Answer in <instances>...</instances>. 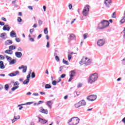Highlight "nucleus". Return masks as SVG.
Here are the masks:
<instances>
[{
    "label": "nucleus",
    "instance_id": "47",
    "mask_svg": "<svg viewBox=\"0 0 125 125\" xmlns=\"http://www.w3.org/2000/svg\"><path fill=\"white\" fill-rule=\"evenodd\" d=\"M68 59L70 61V60H71V59H72V55H68Z\"/></svg>",
    "mask_w": 125,
    "mask_h": 125
},
{
    "label": "nucleus",
    "instance_id": "57",
    "mask_svg": "<svg viewBox=\"0 0 125 125\" xmlns=\"http://www.w3.org/2000/svg\"><path fill=\"white\" fill-rule=\"evenodd\" d=\"M0 26H4V22L2 21H0Z\"/></svg>",
    "mask_w": 125,
    "mask_h": 125
},
{
    "label": "nucleus",
    "instance_id": "15",
    "mask_svg": "<svg viewBox=\"0 0 125 125\" xmlns=\"http://www.w3.org/2000/svg\"><path fill=\"white\" fill-rule=\"evenodd\" d=\"M52 104H53V102H52L51 101H49L46 103V105L48 106L49 109H51V108H52V106H51Z\"/></svg>",
    "mask_w": 125,
    "mask_h": 125
},
{
    "label": "nucleus",
    "instance_id": "55",
    "mask_svg": "<svg viewBox=\"0 0 125 125\" xmlns=\"http://www.w3.org/2000/svg\"><path fill=\"white\" fill-rule=\"evenodd\" d=\"M68 7H69V9H72V8L73 7V5L70 4L68 5Z\"/></svg>",
    "mask_w": 125,
    "mask_h": 125
},
{
    "label": "nucleus",
    "instance_id": "28",
    "mask_svg": "<svg viewBox=\"0 0 125 125\" xmlns=\"http://www.w3.org/2000/svg\"><path fill=\"white\" fill-rule=\"evenodd\" d=\"M5 90H8V89L9 88V85H8V84H6L4 86Z\"/></svg>",
    "mask_w": 125,
    "mask_h": 125
},
{
    "label": "nucleus",
    "instance_id": "50",
    "mask_svg": "<svg viewBox=\"0 0 125 125\" xmlns=\"http://www.w3.org/2000/svg\"><path fill=\"white\" fill-rule=\"evenodd\" d=\"M29 41L32 42H35V39H34V38H30Z\"/></svg>",
    "mask_w": 125,
    "mask_h": 125
},
{
    "label": "nucleus",
    "instance_id": "4",
    "mask_svg": "<svg viewBox=\"0 0 125 125\" xmlns=\"http://www.w3.org/2000/svg\"><path fill=\"white\" fill-rule=\"evenodd\" d=\"M70 74V78L68 80V82H72V80L73 79H74V77H75L76 76V70H71V71L69 72Z\"/></svg>",
    "mask_w": 125,
    "mask_h": 125
},
{
    "label": "nucleus",
    "instance_id": "29",
    "mask_svg": "<svg viewBox=\"0 0 125 125\" xmlns=\"http://www.w3.org/2000/svg\"><path fill=\"white\" fill-rule=\"evenodd\" d=\"M6 58L8 61L9 60L10 61H11V60H12V58L11 57H9L8 56H6Z\"/></svg>",
    "mask_w": 125,
    "mask_h": 125
},
{
    "label": "nucleus",
    "instance_id": "32",
    "mask_svg": "<svg viewBox=\"0 0 125 125\" xmlns=\"http://www.w3.org/2000/svg\"><path fill=\"white\" fill-rule=\"evenodd\" d=\"M14 119H15L16 121H17V120H19V119H20V116L18 115L17 117L14 116Z\"/></svg>",
    "mask_w": 125,
    "mask_h": 125
},
{
    "label": "nucleus",
    "instance_id": "31",
    "mask_svg": "<svg viewBox=\"0 0 125 125\" xmlns=\"http://www.w3.org/2000/svg\"><path fill=\"white\" fill-rule=\"evenodd\" d=\"M75 108H80V107H81V105H80V104H79V103H78L75 104Z\"/></svg>",
    "mask_w": 125,
    "mask_h": 125
},
{
    "label": "nucleus",
    "instance_id": "41",
    "mask_svg": "<svg viewBox=\"0 0 125 125\" xmlns=\"http://www.w3.org/2000/svg\"><path fill=\"white\" fill-rule=\"evenodd\" d=\"M116 12H113V13L112 15V18H116Z\"/></svg>",
    "mask_w": 125,
    "mask_h": 125
},
{
    "label": "nucleus",
    "instance_id": "14",
    "mask_svg": "<svg viewBox=\"0 0 125 125\" xmlns=\"http://www.w3.org/2000/svg\"><path fill=\"white\" fill-rule=\"evenodd\" d=\"M3 30L4 31H7V32H9V31L10 30V27L9 26V25L6 24L4 25L3 27Z\"/></svg>",
    "mask_w": 125,
    "mask_h": 125
},
{
    "label": "nucleus",
    "instance_id": "20",
    "mask_svg": "<svg viewBox=\"0 0 125 125\" xmlns=\"http://www.w3.org/2000/svg\"><path fill=\"white\" fill-rule=\"evenodd\" d=\"M5 44L7 45H9L10 44H12V41L10 40H7L5 42Z\"/></svg>",
    "mask_w": 125,
    "mask_h": 125
},
{
    "label": "nucleus",
    "instance_id": "51",
    "mask_svg": "<svg viewBox=\"0 0 125 125\" xmlns=\"http://www.w3.org/2000/svg\"><path fill=\"white\" fill-rule=\"evenodd\" d=\"M122 63L123 65H125V58L122 60Z\"/></svg>",
    "mask_w": 125,
    "mask_h": 125
},
{
    "label": "nucleus",
    "instance_id": "17",
    "mask_svg": "<svg viewBox=\"0 0 125 125\" xmlns=\"http://www.w3.org/2000/svg\"><path fill=\"white\" fill-rule=\"evenodd\" d=\"M15 55L17 58H21L22 57V53L21 52H16Z\"/></svg>",
    "mask_w": 125,
    "mask_h": 125
},
{
    "label": "nucleus",
    "instance_id": "2",
    "mask_svg": "<svg viewBox=\"0 0 125 125\" xmlns=\"http://www.w3.org/2000/svg\"><path fill=\"white\" fill-rule=\"evenodd\" d=\"M98 79V74L97 73H93L89 75L88 83L92 84L96 82Z\"/></svg>",
    "mask_w": 125,
    "mask_h": 125
},
{
    "label": "nucleus",
    "instance_id": "21",
    "mask_svg": "<svg viewBox=\"0 0 125 125\" xmlns=\"http://www.w3.org/2000/svg\"><path fill=\"white\" fill-rule=\"evenodd\" d=\"M17 61L15 59H13L11 61H10L9 64L10 65H13L14 64H15Z\"/></svg>",
    "mask_w": 125,
    "mask_h": 125
},
{
    "label": "nucleus",
    "instance_id": "25",
    "mask_svg": "<svg viewBox=\"0 0 125 125\" xmlns=\"http://www.w3.org/2000/svg\"><path fill=\"white\" fill-rule=\"evenodd\" d=\"M29 82H30V80L26 79L23 81V84H28Z\"/></svg>",
    "mask_w": 125,
    "mask_h": 125
},
{
    "label": "nucleus",
    "instance_id": "46",
    "mask_svg": "<svg viewBox=\"0 0 125 125\" xmlns=\"http://www.w3.org/2000/svg\"><path fill=\"white\" fill-rule=\"evenodd\" d=\"M18 51H23V50L22 49L21 47H18L17 49Z\"/></svg>",
    "mask_w": 125,
    "mask_h": 125
},
{
    "label": "nucleus",
    "instance_id": "8",
    "mask_svg": "<svg viewBox=\"0 0 125 125\" xmlns=\"http://www.w3.org/2000/svg\"><path fill=\"white\" fill-rule=\"evenodd\" d=\"M111 3H112V0H104V4L107 8H109L111 6Z\"/></svg>",
    "mask_w": 125,
    "mask_h": 125
},
{
    "label": "nucleus",
    "instance_id": "53",
    "mask_svg": "<svg viewBox=\"0 0 125 125\" xmlns=\"http://www.w3.org/2000/svg\"><path fill=\"white\" fill-rule=\"evenodd\" d=\"M30 78H31V75L28 74L26 77V80H30Z\"/></svg>",
    "mask_w": 125,
    "mask_h": 125
},
{
    "label": "nucleus",
    "instance_id": "54",
    "mask_svg": "<svg viewBox=\"0 0 125 125\" xmlns=\"http://www.w3.org/2000/svg\"><path fill=\"white\" fill-rule=\"evenodd\" d=\"M1 20L2 21H4L5 22H6V21H7L6 19L4 17H2L1 18Z\"/></svg>",
    "mask_w": 125,
    "mask_h": 125
},
{
    "label": "nucleus",
    "instance_id": "22",
    "mask_svg": "<svg viewBox=\"0 0 125 125\" xmlns=\"http://www.w3.org/2000/svg\"><path fill=\"white\" fill-rule=\"evenodd\" d=\"M10 36L11 37V38H16V33H15V32H11L10 33Z\"/></svg>",
    "mask_w": 125,
    "mask_h": 125
},
{
    "label": "nucleus",
    "instance_id": "3",
    "mask_svg": "<svg viewBox=\"0 0 125 125\" xmlns=\"http://www.w3.org/2000/svg\"><path fill=\"white\" fill-rule=\"evenodd\" d=\"M88 11H89V6L86 5L83 11V16H87L88 15Z\"/></svg>",
    "mask_w": 125,
    "mask_h": 125
},
{
    "label": "nucleus",
    "instance_id": "39",
    "mask_svg": "<svg viewBox=\"0 0 125 125\" xmlns=\"http://www.w3.org/2000/svg\"><path fill=\"white\" fill-rule=\"evenodd\" d=\"M34 103V102H29L26 103V105H31V104H33Z\"/></svg>",
    "mask_w": 125,
    "mask_h": 125
},
{
    "label": "nucleus",
    "instance_id": "1",
    "mask_svg": "<svg viewBox=\"0 0 125 125\" xmlns=\"http://www.w3.org/2000/svg\"><path fill=\"white\" fill-rule=\"evenodd\" d=\"M110 25V22L108 21L103 20L98 24L97 28L99 30L106 29Z\"/></svg>",
    "mask_w": 125,
    "mask_h": 125
},
{
    "label": "nucleus",
    "instance_id": "35",
    "mask_svg": "<svg viewBox=\"0 0 125 125\" xmlns=\"http://www.w3.org/2000/svg\"><path fill=\"white\" fill-rule=\"evenodd\" d=\"M55 59L57 61V62H59V61H60V59H59V57H58V56H55Z\"/></svg>",
    "mask_w": 125,
    "mask_h": 125
},
{
    "label": "nucleus",
    "instance_id": "62",
    "mask_svg": "<svg viewBox=\"0 0 125 125\" xmlns=\"http://www.w3.org/2000/svg\"><path fill=\"white\" fill-rule=\"evenodd\" d=\"M16 88H15V86H14V87H13L11 88L12 91H14V90H16Z\"/></svg>",
    "mask_w": 125,
    "mask_h": 125
},
{
    "label": "nucleus",
    "instance_id": "16",
    "mask_svg": "<svg viewBox=\"0 0 125 125\" xmlns=\"http://www.w3.org/2000/svg\"><path fill=\"white\" fill-rule=\"evenodd\" d=\"M0 38L2 39L3 40H6L7 38V36L6 35V33H2L0 35Z\"/></svg>",
    "mask_w": 125,
    "mask_h": 125
},
{
    "label": "nucleus",
    "instance_id": "33",
    "mask_svg": "<svg viewBox=\"0 0 125 125\" xmlns=\"http://www.w3.org/2000/svg\"><path fill=\"white\" fill-rule=\"evenodd\" d=\"M27 66H25V68L22 70V73H26V72H27Z\"/></svg>",
    "mask_w": 125,
    "mask_h": 125
},
{
    "label": "nucleus",
    "instance_id": "40",
    "mask_svg": "<svg viewBox=\"0 0 125 125\" xmlns=\"http://www.w3.org/2000/svg\"><path fill=\"white\" fill-rule=\"evenodd\" d=\"M82 86H83V83H79L78 84L77 87H78V88H79V87H82Z\"/></svg>",
    "mask_w": 125,
    "mask_h": 125
},
{
    "label": "nucleus",
    "instance_id": "30",
    "mask_svg": "<svg viewBox=\"0 0 125 125\" xmlns=\"http://www.w3.org/2000/svg\"><path fill=\"white\" fill-rule=\"evenodd\" d=\"M31 78H32V79L36 78V74L34 72H33L31 74Z\"/></svg>",
    "mask_w": 125,
    "mask_h": 125
},
{
    "label": "nucleus",
    "instance_id": "37",
    "mask_svg": "<svg viewBox=\"0 0 125 125\" xmlns=\"http://www.w3.org/2000/svg\"><path fill=\"white\" fill-rule=\"evenodd\" d=\"M88 35V34L87 33L83 34V37L84 40H85V39H86V38H87Z\"/></svg>",
    "mask_w": 125,
    "mask_h": 125
},
{
    "label": "nucleus",
    "instance_id": "63",
    "mask_svg": "<svg viewBox=\"0 0 125 125\" xmlns=\"http://www.w3.org/2000/svg\"><path fill=\"white\" fill-rule=\"evenodd\" d=\"M1 89H3V86L1 84H0V90H1Z\"/></svg>",
    "mask_w": 125,
    "mask_h": 125
},
{
    "label": "nucleus",
    "instance_id": "27",
    "mask_svg": "<svg viewBox=\"0 0 125 125\" xmlns=\"http://www.w3.org/2000/svg\"><path fill=\"white\" fill-rule=\"evenodd\" d=\"M75 35L74 34H72L69 36V39L70 40H74L75 39Z\"/></svg>",
    "mask_w": 125,
    "mask_h": 125
},
{
    "label": "nucleus",
    "instance_id": "43",
    "mask_svg": "<svg viewBox=\"0 0 125 125\" xmlns=\"http://www.w3.org/2000/svg\"><path fill=\"white\" fill-rule=\"evenodd\" d=\"M65 77H66V74H63L61 76L60 78H61L62 79H64Z\"/></svg>",
    "mask_w": 125,
    "mask_h": 125
},
{
    "label": "nucleus",
    "instance_id": "11",
    "mask_svg": "<svg viewBox=\"0 0 125 125\" xmlns=\"http://www.w3.org/2000/svg\"><path fill=\"white\" fill-rule=\"evenodd\" d=\"M84 64H85V66H88V65H90V64H91V60L87 58H85V62H84Z\"/></svg>",
    "mask_w": 125,
    "mask_h": 125
},
{
    "label": "nucleus",
    "instance_id": "24",
    "mask_svg": "<svg viewBox=\"0 0 125 125\" xmlns=\"http://www.w3.org/2000/svg\"><path fill=\"white\" fill-rule=\"evenodd\" d=\"M62 63L65 64V65H69V62H68V61L65 60L64 59L62 60Z\"/></svg>",
    "mask_w": 125,
    "mask_h": 125
},
{
    "label": "nucleus",
    "instance_id": "7",
    "mask_svg": "<svg viewBox=\"0 0 125 125\" xmlns=\"http://www.w3.org/2000/svg\"><path fill=\"white\" fill-rule=\"evenodd\" d=\"M105 41L104 39H100L97 41V45L98 46H103L105 44Z\"/></svg>",
    "mask_w": 125,
    "mask_h": 125
},
{
    "label": "nucleus",
    "instance_id": "56",
    "mask_svg": "<svg viewBox=\"0 0 125 125\" xmlns=\"http://www.w3.org/2000/svg\"><path fill=\"white\" fill-rule=\"evenodd\" d=\"M46 47L47 48H49V42H47V44H46Z\"/></svg>",
    "mask_w": 125,
    "mask_h": 125
},
{
    "label": "nucleus",
    "instance_id": "23",
    "mask_svg": "<svg viewBox=\"0 0 125 125\" xmlns=\"http://www.w3.org/2000/svg\"><path fill=\"white\" fill-rule=\"evenodd\" d=\"M9 49L10 50H13L14 49H16V46L14 45H11L9 46Z\"/></svg>",
    "mask_w": 125,
    "mask_h": 125
},
{
    "label": "nucleus",
    "instance_id": "12",
    "mask_svg": "<svg viewBox=\"0 0 125 125\" xmlns=\"http://www.w3.org/2000/svg\"><path fill=\"white\" fill-rule=\"evenodd\" d=\"M39 123H41V124L43 125H44V124H46V123H47V120L41 118V117H39Z\"/></svg>",
    "mask_w": 125,
    "mask_h": 125
},
{
    "label": "nucleus",
    "instance_id": "36",
    "mask_svg": "<svg viewBox=\"0 0 125 125\" xmlns=\"http://www.w3.org/2000/svg\"><path fill=\"white\" fill-rule=\"evenodd\" d=\"M17 21H18V22H19V23H21V22H22V19H21V18H20V17H18V18Z\"/></svg>",
    "mask_w": 125,
    "mask_h": 125
},
{
    "label": "nucleus",
    "instance_id": "61",
    "mask_svg": "<svg viewBox=\"0 0 125 125\" xmlns=\"http://www.w3.org/2000/svg\"><path fill=\"white\" fill-rule=\"evenodd\" d=\"M63 70V66H61L60 67V72H62V70Z\"/></svg>",
    "mask_w": 125,
    "mask_h": 125
},
{
    "label": "nucleus",
    "instance_id": "52",
    "mask_svg": "<svg viewBox=\"0 0 125 125\" xmlns=\"http://www.w3.org/2000/svg\"><path fill=\"white\" fill-rule=\"evenodd\" d=\"M16 42H20L21 40L19 38H16Z\"/></svg>",
    "mask_w": 125,
    "mask_h": 125
},
{
    "label": "nucleus",
    "instance_id": "45",
    "mask_svg": "<svg viewBox=\"0 0 125 125\" xmlns=\"http://www.w3.org/2000/svg\"><path fill=\"white\" fill-rule=\"evenodd\" d=\"M80 65H83V64H85L84 63H85V62H83V59H82V60L80 62Z\"/></svg>",
    "mask_w": 125,
    "mask_h": 125
},
{
    "label": "nucleus",
    "instance_id": "44",
    "mask_svg": "<svg viewBox=\"0 0 125 125\" xmlns=\"http://www.w3.org/2000/svg\"><path fill=\"white\" fill-rule=\"evenodd\" d=\"M74 120V117H72V118H71L68 122V124H70V123H71V122H73Z\"/></svg>",
    "mask_w": 125,
    "mask_h": 125
},
{
    "label": "nucleus",
    "instance_id": "5",
    "mask_svg": "<svg viewBox=\"0 0 125 125\" xmlns=\"http://www.w3.org/2000/svg\"><path fill=\"white\" fill-rule=\"evenodd\" d=\"M97 98V96L96 95H91L90 96H87V100L88 101H94L96 100Z\"/></svg>",
    "mask_w": 125,
    "mask_h": 125
},
{
    "label": "nucleus",
    "instance_id": "9",
    "mask_svg": "<svg viewBox=\"0 0 125 125\" xmlns=\"http://www.w3.org/2000/svg\"><path fill=\"white\" fill-rule=\"evenodd\" d=\"M39 112H40V113H42V114H45V115H47V114H48V111H47V109H44L43 107H40Z\"/></svg>",
    "mask_w": 125,
    "mask_h": 125
},
{
    "label": "nucleus",
    "instance_id": "34",
    "mask_svg": "<svg viewBox=\"0 0 125 125\" xmlns=\"http://www.w3.org/2000/svg\"><path fill=\"white\" fill-rule=\"evenodd\" d=\"M57 84V81H52V84H53V85H56Z\"/></svg>",
    "mask_w": 125,
    "mask_h": 125
},
{
    "label": "nucleus",
    "instance_id": "48",
    "mask_svg": "<svg viewBox=\"0 0 125 125\" xmlns=\"http://www.w3.org/2000/svg\"><path fill=\"white\" fill-rule=\"evenodd\" d=\"M20 83L18 82H16L14 84V86H15V85H19Z\"/></svg>",
    "mask_w": 125,
    "mask_h": 125
},
{
    "label": "nucleus",
    "instance_id": "60",
    "mask_svg": "<svg viewBox=\"0 0 125 125\" xmlns=\"http://www.w3.org/2000/svg\"><path fill=\"white\" fill-rule=\"evenodd\" d=\"M28 8H29V9H30V10H33V7L31 6H28Z\"/></svg>",
    "mask_w": 125,
    "mask_h": 125
},
{
    "label": "nucleus",
    "instance_id": "19",
    "mask_svg": "<svg viewBox=\"0 0 125 125\" xmlns=\"http://www.w3.org/2000/svg\"><path fill=\"white\" fill-rule=\"evenodd\" d=\"M4 68H5V66H4L3 62H2V61H0V69H3Z\"/></svg>",
    "mask_w": 125,
    "mask_h": 125
},
{
    "label": "nucleus",
    "instance_id": "18",
    "mask_svg": "<svg viewBox=\"0 0 125 125\" xmlns=\"http://www.w3.org/2000/svg\"><path fill=\"white\" fill-rule=\"evenodd\" d=\"M5 53H6L7 54H10V55H12L13 54V51L11 50H6L4 52Z\"/></svg>",
    "mask_w": 125,
    "mask_h": 125
},
{
    "label": "nucleus",
    "instance_id": "38",
    "mask_svg": "<svg viewBox=\"0 0 125 125\" xmlns=\"http://www.w3.org/2000/svg\"><path fill=\"white\" fill-rule=\"evenodd\" d=\"M121 36H123L124 39H125V32H122L121 34Z\"/></svg>",
    "mask_w": 125,
    "mask_h": 125
},
{
    "label": "nucleus",
    "instance_id": "42",
    "mask_svg": "<svg viewBox=\"0 0 125 125\" xmlns=\"http://www.w3.org/2000/svg\"><path fill=\"white\" fill-rule=\"evenodd\" d=\"M42 103H43V101H40L37 104V106H39V105L41 104H42Z\"/></svg>",
    "mask_w": 125,
    "mask_h": 125
},
{
    "label": "nucleus",
    "instance_id": "64",
    "mask_svg": "<svg viewBox=\"0 0 125 125\" xmlns=\"http://www.w3.org/2000/svg\"><path fill=\"white\" fill-rule=\"evenodd\" d=\"M122 122L124 123V124H125V117H124L122 120Z\"/></svg>",
    "mask_w": 125,
    "mask_h": 125
},
{
    "label": "nucleus",
    "instance_id": "59",
    "mask_svg": "<svg viewBox=\"0 0 125 125\" xmlns=\"http://www.w3.org/2000/svg\"><path fill=\"white\" fill-rule=\"evenodd\" d=\"M38 23L39 25H42V20H39Z\"/></svg>",
    "mask_w": 125,
    "mask_h": 125
},
{
    "label": "nucleus",
    "instance_id": "58",
    "mask_svg": "<svg viewBox=\"0 0 125 125\" xmlns=\"http://www.w3.org/2000/svg\"><path fill=\"white\" fill-rule=\"evenodd\" d=\"M43 9L44 12H45V11L46 10V6H45V5L43 6Z\"/></svg>",
    "mask_w": 125,
    "mask_h": 125
},
{
    "label": "nucleus",
    "instance_id": "26",
    "mask_svg": "<svg viewBox=\"0 0 125 125\" xmlns=\"http://www.w3.org/2000/svg\"><path fill=\"white\" fill-rule=\"evenodd\" d=\"M45 88H46V89L51 88V85L49 84H46L45 85Z\"/></svg>",
    "mask_w": 125,
    "mask_h": 125
},
{
    "label": "nucleus",
    "instance_id": "13",
    "mask_svg": "<svg viewBox=\"0 0 125 125\" xmlns=\"http://www.w3.org/2000/svg\"><path fill=\"white\" fill-rule=\"evenodd\" d=\"M78 103L80 105V107H82V106H85L86 105V103L85 102V101H84V100H82L80 101L79 102H78Z\"/></svg>",
    "mask_w": 125,
    "mask_h": 125
},
{
    "label": "nucleus",
    "instance_id": "10",
    "mask_svg": "<svg viewBox=\"0 0 125 125\" xmlns=\"http://www.w3.org/2000/svg\"><path fill=\"white\" fill-rule=\"evenodd\" d=\"M19 74H20L19 71L17 70L15 72L9 74L8 76H9V77H15L16 76H17V75H19Z\"/></svg>",
    "mask_w": 125,
    "mask_h": 125
},
{
    "label": "nucleus",
    "instance_id": "49",
    "mask_svg": "<svg viewBox=\"0 0 125 125\" xmlns=\"http://www.w3.org/2000/svg\"><path fill=\"white\" fill-rule=\"evenodd\" d=\"M32 95H33L34 96H39V93H33L32 94Z\"/></svg>",
    "mask_w": 125,
    "mask_h": 125
},
{
    "label": "nucleus",
    "instance_id": "6",
    "mask_svg": "<svg viewBox=\"0 0 125 125\" xmlns=\"http://www.w3.org/2000/svg\"><path fill=\"white\" fill-rule=\"evenodd\" d=\"M74 119L71 124H69V125H79L80 123V118L76 117H73Z\"/></svg>",
    "mask_w": 125,
    "mask_h": 125
}]
</instances>
